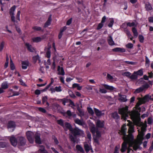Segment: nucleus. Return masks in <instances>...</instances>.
Segmentation results:
<instances>
[{
	"instance_id": "16",
	"label": "nucleus",
	"mask_w": 153,
	"mask_h": 153,
	"mask_svg": "<svg viewBox=\"0 0 153 153\" xmlns=\"http://www.w3.org/2000/svg\"><path fill=\"white\" fill-rule=\"evenodd\" d=\"M112 51L114 52H124L126 51V50L124 48H116L113 49Z\"/></svg>"
},
{
	"instance_id": "19",
	"label": "nucleus",
	"mask_w": 153,
	"mask_h": 153,
	"mask_svg": "<svg viewBox=\"0 0 153 153\" xmlns=\"http://www.w3.org/2000/svg\"><path fill=\"white\" fill-rule=\"evenodd\" d=\"M96 126L97 127L102 128L103 127L104 124V122L101 121L100 120H98L96 123Z\"/></svg>"
},
{
	"instance_id": "48",
	"label": "nucleus",
	"mask_w": 153,
	"mask_h": 153,
	"mask_svg": "<svg viewBox=\"0 0 153 153\" xmlns=\"http://www.w3.org/2000/svg\"><path fill=\"white\" fill-rule=\"evenodd\" d=\"M120 148V146L118 145L117 146L115 149V151L114 152V153H118L119 152V150Z\"/></svg>"
},
{
	"instance_id": "17",
	"label": "nucleus",
	"mask_w": 153,
	"mask_h": 153,
	"mask_svg": "<svg viewBox=\"0 0 153 153\" xmlns=\"http://www.w3.org/2000/svg\"><path fill=\"white\" fill-rule=\"evenodd\" d=\"M44 39L42 37H37L33 38L32 40L34 42H41Z\"/></svg>"
},
{
	"instance_id": "13",
	"label": "nucleus",
	"mask_w": 153,
	"mask_h": 153,
	"mask_svg": "<svg viewBox=\"0 0 153 153\" xmlns=\"http://www.w3.org/2000/svg\"><path fill=\"white\" fill-rule=\"evenodd\" d=\"M106 19V16H104L102 18L101 22L99 23L98 26V27L97 28V30H99L103 26V23H104Z\"/></svg>"
},
{
	"instance_id": "38",
	"label": "nucleus",
	"mask_w": 153,
	"mask_h": 153,
	"mask_svg": "<svg viewBox=\"0 0 153 153\" xmlns=\"http://www.w3.org/2000/svg\"><path fill=\"white\" fill-rule=\"evenodd\" d=\"M137 23L136 22H132L131 23L128 22L127 24V25L129 27H132L134 26H136Z\"/></svg>"
},
{
	"instance_id": "41",
	"label": "nucleus",
	"mask_w": 153,
	"mask_h": 153,
	"mask_svg": "<svg viewBox=\"0 0 153 153\" xmlns=\"http://www.w3.org/2000/svg\"><path fill=\"white\" fill-rule=\"evenodd\" d=\"M10 67L12 70H14L15 68L14 65L11 60H10Z\"/></svg>"
},
{
	"instance_id": "25",
	"label": "nucleus",
	"mask_w": 153,
	"mask_h": 153,
	"mask_svg": "<svg viewBox=\"0 0 153 153\" xmlns=\"http://www.w3.org/2000/svg\"><path fill=\"white\" fill-rule=\"evenodd\" d=\"M51 16H50L48 18V19L47 21L45 23V27H46L48 26L51 23Z\"/></svg>"
},
{
	"instance_id": "5",
	"label": "nucleus",
	"mask_w": 153,
	"mask_h": 153,
	"mask_svg": "<svg viewBox=\"0 0 153 153\" xmlns=\"http://www.w3.org/2000/svg\"><path fill=\"white\" fill-rule=\"evenodd\" d=\"M127 121L128 122V123L127 124L128 126L129 127V128L128 129V132L129 133V134L128 135H126V132L127 131V128H126V124H124L122 127H122L124 126H125V128H126V134L125 136H126V137L127 138H128L129 139H130L131 137H132V140L133 139V137L132 135H131V133L132 132H133L134 131V125L133 123H132V122H131L129 120H127Z\"/></svg>"
},
{
	"instance_id": "53",
	"label": "nucleus",
	"mask_w": 153,
	"mask_h": 153,
	"mask_svg": "<svg viewBox=\"0 0 153 153\" xmlns=\"http://www.w3.org/2000/svg\"><path fill=\"white\" fill-rule=\"evenodd\" d=\"M57 123L63 127L64 125L63 121L62 120H58L57 121Z\"/></svg>"
},
{
	"instance_id": "20",
	"label": "nucleus",
	"mask_w": 153,
	"mask_h": 153,
	"mask_svg": "<svg viewBox=\"0 0 153 153\" xmlns=\"http://www.w3.org/2000/svg\"><path fill=\"white\" fill-rule=\"evenodd\" d=\"M25 45L27 48L28 50L30 52H33L35 51L34 48L29 44L28 43H26L25 44Z\"/></svg>"
},
{
	"instance_id": "2",
	"label": "nucleus",
	"mask_w": 153,
	"mask_h": 153,
	"mask_svg": "<svg viewBox=\"0 0 153 153\" xmlns=\"http://www.w3.org/2000/svg\"><path fill=\"white\" fill-rule=\"evenodd\" d=\"M126 132V128H125V126H123L121 128L120 131L119 132V133L121 135H123V138L124 140V141L122 144L121 151L122 152H123L126 150L127 148V145L128 143L129 144L131 143H132L133 141L132 138L131 137L130 139L127 138L125 136Z\"/></svg>"
},
{
	"instance_id": "62",
	"label": "nucleus",
	"mask_w": 153,
	"mask_h": 153,
	"mask_svg": "<svg viewBox=\"0 0 153 153\" xmlns=\"http://www.w3.org/2000/svg\"><path fill=\"white\" fill-rule=\"evenodd\" d=\"M39 111H41V112L45 113L46 112V110L44 108H39Z\"/></svg>"
},
{
	"instance_id": "50",
	"label": "nucleus",
	"mask_w": 153,
	"mask_h": 153,
	"mask_svg": "<svg viewBox=\"0 0 153 153\" xmlns=\"http://www.w3.org/2000/svg\"><path fill=\"white\" fill-rule=\"evenodd\" d=\"M126 46L128 48H131L133 47V45L132 43H129L126 45Z\"/></svg>"
},
{
	"instance_id": "44",
	"label": "nucleus",
	"mask_w": 153,
	"mask_h": 153,
	"mask_svg": "<svg viewBox=\"0 0 153 153\" xmlns=\"http://www.w3.org/2000/svg\"><path fill=\"white\" fill-rule=\"evenodd\" d=\"M138 37L140 41L141 42H143L144 40V38L143 36L142 35H140Z\"/></svg>"
},
{
	"instance_id": "43",
	"label": "nucleus",
	"mask_w": 153,
	"mask_h": 153,
	"mask_svg": "<svg viewBox=\"0 0 153 153\" xmlns=\"http://www.w3.org/2000/svg\"><path fill=\"white\" fill-rule=\"evenodd\" d=\"M5 42H2L0 44V51H1L4 46Z\"/></svg>"
},
{
	"instance_id": "29",
	"label": "nucleus",
	"mask_w": 153,
	"mask_h": 153,
	"mask_svg": "<svg viewBox=\"0 0 153 153\" xmlns=\"http://www.w3.org/2000/svg\"><path fill=\"white\" fill-rule=\"evenodd\" d=\"M135 72L136 73L137 76H141L143 75V69H141L138 70L137 71H135Z\"/></svg>"
},
{
	"instance_id": "57",
	"label": "nucleus",
	"mask_w": 153,
	"mask_h": 153,
	"mask_svg": "<svg viewBox=\"0 0 153 153\" xmlns=\"http://www.w3.org/2000/svg\"><path fill=\"white\" fill-rule=\"evenodd\" d=\"M33 28L35 30L39 31L41 30V28L40 27L35 26L33 27Z\"/></svg>"
},
{
	"instance_id": "32",
	"label": "nucleus",
	"mask_w": 153,
	"mask_h": 153,
	"mask_svg": "<svg viewBox=\"0 0 153 153\" xmlns=\"http://www.w3.org/2000/svg\"><path fill=\"white\" fill-rule=\"evenodd\" d=\"M143 87H142V86L140 87L139 88H138L136 89L134 93L135 94H137L140 92L142 91L143 90Z\"/></svg>"
},
{
	"instance_id": "63",
	"label": "nucleus",
	"mask_w": 153,
	"mask_h": 153,
	"mask_svg": "<svg viewBox=\"0 0 153 153\" xmlns=\"http://www.w3.org/2000/svg\"><path fill=\"white\" fill-rule=\"evenodd\" d=\"M79 84L76 83H75L73 84L72 85V88H77Z\"/></svg>"
},
{
	"instance_id": "51",
	"label": "nucleus",
	"mask_w": 153,
	"mask_h": 153,
	"mask_svg": "<svg viewBox=\"0 0 153 153\" xmlns=\"http://www.w3.org/2000/svg\"><path fill=\"white\" fill-rule=\"evenodd\" d=\"M76 79L78 80L77 82H78L82 83L83 81V79L81 77H76Z\"/></svg>"
},
{
	"instance_id": "59",
	"label": "nucleus",
	"mask_w": 153,
	"mask_h": 153,
	"mask_svg": "<svg viewBox=\"0 0 153 153\" xmlns=\"http://www.w3.org/2000/svg\"><path fill=\"white\" fill-rule=\"evenodd\" d=\"M87 137H88V138L89 139V140L88 141H89V142H90L91 140V134L89 132H88V133Z\"/></svg>"
},
{
	"instance_id": "58",
	"label": "nucleus",
	"mask_w": 153,
	"mask_h": 153,
	"mask_svg": "<svg viewBox=\"0 0 153 153\" xmlns=\"http://www.w3.org/2000/svg\"><path fill=\"white\" fill-rule=\"evenodd\" d=\"M125 62L127 63L128 64H131L132 65H134L135 64V62H129L126 61L124 62Z\"/></svg>"
},
{
	"instance_id": "9",
	"label": "nucleus",
	"mask_w": 153,
	"mask_h": 153,
	"mask_svg": "<svg viewBox=\"0 0 153 153\" xmlns=\"http://www.w3.org/2000/svg\"><path fill=\"white\" fill-rule=\"evenodd\" d=\"M15 127V124L13 121H10L8 123L7 128L8 130L10 132L13 131Z\"/></svg>"
},
{
	"instance_id": "54",
	"label": "nucleus",
	"mask_w": 153,
	"mask_h": 153,
	"mask_svg": "<svg viewBox=\"0 0 153 153\" xmlns=\"http://www.w3.org/2000/svg\"><path fill=\"white\" fill-rule=\"evenodd\" d=\"M33 59L35 62H36L37 60H39V56L38 55H36L33 57Z\"/></svg>"
},
{
	"instance_id": "40",
	"label": "nucleus",
	"mask_w": 153,
	"mask_h": 153,
	"mask_svg": "<svg viewBox=\"0 0 153 153\" xmlns=\"http://www.w3.org/2000/svg\"><path fill=\"white\" fill-rule=\"evenodd\" d=\"M112 117L115 119H118L119 118V116L117 112H114L112 113Z\"/></svg>"
},
{
	"instance_id": "1",
	"label": "nucleus",
	"mask_w": 153,
	"mask_h": 153,
	"mask_svg": "<svg viewBox=\"0 0 153 153\" xmlns=\"http://www.w3.org/2000/svg\"><path fill=\"white\" fill-rule=\"evenodd\" d=\"M119 113L121 115L122 119L124 120L127 119L129 115L134 124L141 127L140 130L138 129V134L137 139L129 144L128 153H134L133 150L131 147H133V149L136 150L142 143L143 140L144 132L146 130L145 125L140 121L139 115L134 111H128V107L127 106L119 108Z\"/></svg>"
},
{
	"instance_id": "49",
	"label": "nucleus",
	"mask_w": 153,
	"mask_h": 153,
	"mask_svg": "<svg viewBox=\"0 0 153 153\" xmlns=\"http://www.w3.org/2000/svg\"><path fill=\"white\" fill-rule=\"evenodd\" d=\"M46 56L48 58H50L51 57V51L49 49L46 52Z\"/></svg>"
},
{
	"instance_id": "4",
	"label": "nucleus",
	"mask_w": 153,
	"mask_h": 153,
	"mask_svg": "<svg viewBox=\"0 0 153 153\" xmlns=\"http://www.w3.org/2000/svg\"><path fill=\"white\" fill-rule=\"evenodd\" d=\"M90 130L93 134L95 142L98 143V139L101 136L100 132L95 128V125L93 124H91Z\"/></svg>"
},
{
	"instance_id": "33",
	"label": "nucleus",
	"mask_w": 153,
	"mask_h": 153,
	"mask_svg": "<svg viewBox=\"0 0 153 153\" xmlns=\"http://www.w3.org/2000/svg\"><path fill=\"white\" fill-rule=\"evenodd\" d=\"M121 74L124 76H126L127 77L130 76L131 73L129 72H122Z\"/></svg>"
},
{
	"instance_id": "7",
	"label": "nucleus",
	"mask_w": 153,
	"mask_h": 153,
	"mask_svg": "<svg viewBox=\"0 0 153 153\" xmlns=\"http://www.w3.org/2000/svg\"><path fill=\"white\" fill-rule=\"evenodd\" d=\"M10 13L11 17V20L14 22H18L20 21V12L19 11L18 12L17 15H16V20L15 19V17L14 16V10H10Z\"/></svg>"
},
{
	"instance_id": "11",
	"label": "nucleus",
	"mask_w": 153,
	"mask_h": 153,
	"mask_svg": "<svg viewBox=\"0 0 153 153\" xmlns=\"http://www.w3.org/2000/svg\"><path fill=\"white\" fill-rule=\"evenodd\" d=\"M10 141L11 144L14 146H16L17 144V142L16 138L14 136H12L10 138Z\"/></svg>"
},
{
	"instance_id": "61",
	"label": "nucleus",
	"mask_w": 153,
	"mask_h": 153,
	"mask_svg": "<svg viewBox=\"0 0 153 153\" xmlns=\"http://www.w3.org/2000/svg\"><path fill=\"white\" fill-rule=\"evenodd\" d=\"M85 88L88 90H92V89L91 86L89 85H87L85 87Z\"/></svg>"
},
{
	"instance_id": "56",
	"label": "nucleus",
	"mask_w": 153,
	"mask_h": 153,
	"mask_svg": "<svg viewBox=\"0 0 153 153\" xmlns=\"http://www.w3.org/2000/svg\"><path fill=\"white\" fill-rule=\"evenodd\" d=\"M100 91L102 93H106L107 92V91L106 90L103 88H100Z\"/></svg>"
},
{
	"instance_id": "8",
	"label": "nucleus",
	"mask_w": 153,
	"mask_h": 153,
	"mask_svg": "<svg viewBox=\"0 0 153 153\" xmlns=\"http://www.w3.org/2000/svg\"><path fill=\"white\" fill-rule=\"evenodd\" d=\"M27 138L30 143H33L34 140V134L31 131H28L26 133Z\"/></svg>"
},
{
	"instance_id": "52",
	"label": "nucleus",
	"mask_w": 153,
	"mask_h": 153,
	"mask_svg": "<svg viewBox=\"0 0 153 153\" xmlns=\"http://www.w3.org/2000/svg\"><path fill=\"white\" fill-rule=\"evenodd\" d=\"M126 34H127L128 37L130 38L131 40H132L133 38V37H132L131 34L130 33V32L128 30L126 31Z\"/></svg>"
},
{
	"instance_id": "15",
	"label": "nucleus",
	"mask_w": 153,
	"mask_h": 153,
	"mask_svg": "<svg viewBox=\"0 0 153 153\" xmlns=\"http://www.w3.org/2000/svg\"><path fill=\"white\" fill-rule=\"evenodd\" d=\"M58 74L59 75H64L65 74V72L63 68L58 66Z\"/></svg>"
},
{
	"instance_id": "22",
	"label": "nucleus",
	"mask_w": 153,
	"mask_h": 153,
	"mask_svg": "<svg viewBox=\"0 0 153 153\" xmlns=\"http://www.w3.org/2000/svg\"><path fill=\"white\" fill-rule=\"evenodd\" d=\"M126 96L125 95H119V100L121 101L125 102L127 101Z\"/></svg>"
},
{
	"instance_id": "28",
	"label": "nucleus",
	"mask_w": 153,
	"mask_h": 153,
	"mask_svg": "<svg viewBox=\"0 0 153 153\" xmlns=\"http://www.w3.org/2000/svg\"><path fill=\"white\" fill-rule=\"evenodd\" d=\"M1 88L3 89H6L8 88L7 83V82H4L1 84Z\"/></svg>"
},
{
	"instance_id": "46",
	"label": "nucleus",
	"mask_w": 153,
	"mask_h": 153,
	"mask_svg": "<svg viewBox=\"0 0 153 153\" xmlns=\"http://www.w3.org/2000/svg\"><path fill=\"white\" fill-rule=\"evenodd\" d=\"M88 113L92 115H93L94 114V112L92 110V109L91 108H88Z\"/></svg>"
},
{
	"instance_id": "23",
	"label": "nucleus",
	"mask_w": 153,
	"mask_h": 153,
	"mask_svg": "<svg viewBox=\"0 0 153 153\" xmlns=\"http://www.w3.org/2000/svg\"><path fill=\"white\" fill-rule=\"evenodd\" d=\"M75 122L79 125H82L84 124V122L82 120H81L78 119H75L74 120Z\"/></svg>"
},
{
	"instance_id": "24",
	"label": "nucleus",
	"mask_w": 153,
	"mask_h": 153,
	"mask_svg": "<svg viewBox=\"0 0 153 153\" xmlns=\"http://www.w3.org/2000/svg\"><path fill=\"white\" fill-rule=\"evenodd\" d=\"M102 85L106 89L110 90H113L114 89V88L112 86L108 85L106 84H102Z\"/></svg>"
},
{
	"instance_id": "39",
	"label": "nucleus",
	"mask_w": 153,
	"mask_h": 153,
	"mask_svg": "<svg viewBox=\"0 0 153 153\" xmlns=\"http://www.w3.org/2000/svg\"><path fill=\"white\" fill-rule=\"evenodd\" d=\"M8 144L5 143L0 142V148H4L8 146Z\"/></svg>"
},
{
	"instance_id": "10",
	"label": "nucleus",
	"mask_w": 153,
	"mask_h": 153,
	"mask_svg": "<svg viewBox=\"0 0 153 153\" xmlns=\"http://www.w3.org/2000/svg\"><path fill=\"white\" fill-rule=\"evenodd\" d=\"M84 147L85 151L88 152L91 149L90 142L88 141V143L85 142L84 143Z\"/></svg>"
},
{
	"instance_id": "47",
	"label": "nucleus",
	"mask_w": 153,
	"mask_h": 153,
	"mask_svg": "<svg viewBox=\"0 0 153 153\" xmlns=\"http://www.w3.org/2000/svg\"><path fill=\"white\" fill-rule=\"evenodd\" d=\"M9 63V58L8 57H7L6 61L4 64V67L6 68L8 65Z\"/></svg>"
},
{
	"instance_id": "64",
	"label": "nucleus",
	"mask_w": 153,
	"mask_h": 153,
	"mask_svg": "<svg viewBox=\"0 0 153 153\" xmlns=\"http://www.w3.org/2000/svg\"><path fill=\"white\" fill-rule=\"evenodd\" d=\"M78 110L79 111V112L80 115H84V112L83 111L80 109H78Z\"/></svg>"
},
{
	"instance_id": "55",
	"label": "nucleus",
	"mask_w": 153,
	"mask_h": 153,
	"mask_svg": "<svg viewBox=\"0 0 153 153\" xmlns=\"http://www.w3.org/2000/svg\"><path fill=\"white\" fill-rule=\"evenodd\" d=\"M51 65V61H50V60L49 59L48 60L46 63H45V65H46V67L47 68H49V66L47 65Z\"/></svg>"
},
{
	"instance_id": "18",
	"label": "nucleus",
	"mask_w": 153,
	"mask_h": 153,
	"mask_svg": "<svg viewBox=\"0 0 153 153\" xmlns=\"http://www.w3.org/2000/svg\"><path fill=\"white\" fill-rule=\"evenodd\" d=\"M35 141L36 143L37 144H39L41 143L40 135L38 133H36L35 134Z\"/></svg>"
},
{
	"instance_id": "35",
	"label": "nucleus",
	"mask_w": 153,
	"mask_h": 153,
	"mask_svg": "<svg viewBox=\"0 0 153 153\" xmlns=\"http://www.w3.org/2000/svg\"><path fill=\"white\" fill-rule=\"evenodd\" d=\"M132 31L133 33L134 36L135 37H137L138 35V33L136 29L135 28L133 27Z\"/></svg>"
},
{
	"instance_id": "6",
	"label": "nucleus",
	"mask_w": 153,
	"mask_h": 153,
	"mask_svg": "<svg viewBox=\"0 0 153 153\" xmlns=\"http://www.w3.org/2000/svg\"><path fill=\"white\" fill-rule=\"evenodd\" d=\"M151 97L149 95H147L142 98H138V101L136 106L137 108H138L139 106L149 101L151 99Z\"/></svg>"
},
{
	"instance_id": "42",
	"label": "nucleus",
	"mask_w": 153,
	"mask_h": 153,
	"mask_svg": "<svg viewBox=\"0 0 153 153\" xmlns=\"http://www.w3.org/2000/svg\"><path fill=\"white\" fill-rule=\"evenodd\" d=\"M54 89L57 92H60L62 91L61 87L60 86L56 87Z\"/></svg>"
},
{
	"instance_id": "26",
	"label": "nucleus",
	"mask_w": 153,
	"mask_h": 153,
	"mask_svg": "<svg viewBox=\"0 0 153 153\" xmlns=\"http://www.w3.org/2000/svg\"><path fill=\"white\" fill-rule=\"evenodd\" d=\"M19 141L20 142L19 144H20L21 145L23 146L25 144V139L24 137H20L19 138Z\"/></svg>"
},
{
	"instance_id": "60",
	"label": "nucleus",
	"mask_w": 153,
	"mask_h": 153,
	"mask_svg": "<svg viewBox=\"0 0 153 153\" xmlns=\"http://www.w3.org/2000/svg\"><path fill=\"white\" fill-rule=\"evenodd\" d=\"M149 59H146V66L148 67L149 65Z\"/></svg>"
},
{
	"instance_id": "3",
	"label": "nucleus",
	"mask_w": 153,
	"mask_h": 153,
	"mask_svg": "<svg viewBox=\"0 0 153 153\" xmlns=\"http://www.w3.org/2000/svg\"><path fill=\"white\" fill-rule=\"evenodd\" d=\"M63 127L65 129H69L74 136L79 135L82 136L83 137L84 136V133L82 131L79 129L77 128L73 129L70 124L68 123H65Z\"/></svg>"
},
{
	"instance_id": "12",
	"label": "nucleus",
	"mask_w": 153,
	"mask_h": 153,
	"mask_svg": "<svg viewBox=\"0 0 153 153\" xmlns=\"http://www.w3.org/2000/svg\"><path fill=\"white\" fill-rule=\"evenodd\" d=\"M107 79L111 82H114L117 80V78L115 77H113L109 74H107Z\"/></svg>"
},
{
	"instance_id": "27",
	"label": "nucleus",
	"mask_w": 153,
	"mask_h": 153,
	"mask_svg": "<svg viewBox=\"0 0 153 153\" xmlns=\"http://www.w3.org/2000/svg\"><path fill=\"white\" fill-rule=\"evenodd\" d=\"M94 110L95 114L98 116H101L103 114H102L100 111L96 108H94Z\"/></svg>"
},
{
	"instance_id": "34",
	"label": "nucleus",
	"mask_w": 153,
	"mask_h": 153,
	"mask_svg": "<svg viewBox=\"0 0 153 153\" xmlns=\"http://www.w3.org/2000/svg\"><path fill=\"white\" fill-rule=\"evenodd\" d=\"M76 148L77 150L79 151L80 152L84 153V150L82 148L80 145H77L76 146Z\"/></svg>"
},
{
	"instance_id": "14",
	"label": "nucleus",
	"mask_w": 153,
	"mask_h": 153,
	"mask_svg": "<svg viewBox=\"0 0 153 153\" xmlns=\"http://www.w3.org/2000/svg\"><path fill=\"white\" fill-rule=\"evenodd\" d=\"M107 41L110 45L113 46L115 45V43L113 41L112 37L111 36H109L108 37Z\"/></svg>"
},
{
	"instance_id": "30",
	"label": "nucleus",
	"mask_w": 153,
	"mask_h": 153,
	"mask_svg": "<svg viewBox=\"0 0 153 153\" xmlns=\"http://www.w3.org/2000/svg\"><path fill=\"white\" fill-rule=\"evenodd\" d=\"M109 23L108 25V26L109 27H111L113 25V23H114V20L112 18H110L109 19Z\"/></svg>"
},
{
	"instance_id": "45",
	"label": "nucleus",
	"mask_w": 153,
	"mask_h": 153,
	"mask_svg": "<svg viewBox=\"0 0 153 153\" xmlns=\"http://www.w3.org/2000/svg\"><path fill=\"white\" fill-rule=\"evenodd\" d=\"M47 98L46 97H44L42 98V101L43 103H45V102H46L47 105H49V104L47 102Z\"/></svg>"
},
{
	"instance_id": "21",
	"label": "nucleus",
	"mask_w": 153,
	"mask_h": 153,
	"mask_svg": "<svg viewBox=\"0 0 153 153\" xmlns=\"http://www.w3.org/2000/svg\"><path fill=\"white\" fill-rule=\"evenodd\" d=\"M28 62L27 61H23L22 62V68L24 69H25L27 68L28 66Z\"/></svg>"
},
{
	"instance_id": "37",
	"label": "nucleus",
	"mask_w": 153,
	"mask_h": 153,
	"mask_svg": "<svg viewBox=\"0 0 153 153\" xmlns=\"http://www.w3.org/2000/svg\"><path fill=\"white\" fill-rule=\"evenodd\" d=\"M137 76L135 71L131 76H130V78L131 79H136L137 78Z\"/></svg>"
},
{
	"instance_id": "36",
	"label": "nucleus",
	"mask_w": 153,
	"mask_h": 153,
	"mask_svg": "<svg viewBox=\"0 0 153 153\" xmlns=\"http://www.w3.org/2000/svg\"><path fill=\"white\" fill-rule=\"evenodd\" d=\"M145 7L146 10H152V8L150 4L149 3H147L145 4Z\"/></svg>"
},
{
	"instance_id": "31",
	"label": "nucleus",
	"mask_w": 153,
	"mask_h": 153,
	"mask_svg": "<svg viewBox=\"0 0 153 153\" xmlns=\"http://www.w3.org/2000/svg\"><path fill=\"white\" fill-rule=\"evenodd\" d=\"M39 152L40 153H48L47 152L44 150V147L43 146L40 147Z\"/></svg>"
}]
</instances>
